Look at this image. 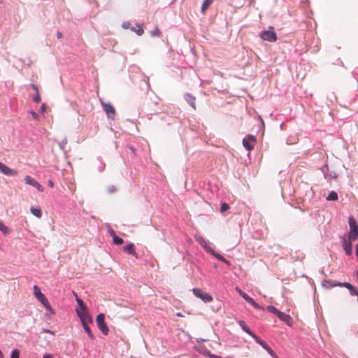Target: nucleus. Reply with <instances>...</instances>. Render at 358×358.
I'll use <instances>...</instances> for the list:
<instances>
[{"label": "nucleus", "instance_id": "f257e3e1", "mask_svg": "<svg viewBox=\"0 0 358 358\" xmlns=\"http://www.w3.org/2000/svg\"><path fill=\"white\" fill-rule=\"evenodd\" d=\"M260 37L263 40L270 42H275L277 41V35L273 27H269L268 29L262 31Z\"/></svg>", "mask_w": 358, "mask_h": 358}, {"label": "nucleus", "instance_id": "f03ea898", "mask_svg": "<svg viewBox=\"0 0 358 358\" xmlns=\"http://www.w3.org/2000/svg\"><path fill=\"white\" fill-rule=\"evenodd\" d=\"M105 315L103 313H100L96 316V320L97 323V326L100 331L103 333V335H108L109 329L104 321Z\"/></svg>", "mask_w": 358, "mask_h": 358}, {"label": "nucleus", "instance_id": "7ed1b4c3", "mask_svg": "<svg viewBox=\"0 0 358 358\" xmlns=\"http://www.w3.org/2000/svg\"><path fill=\"white\" fill-rule=\"evenodd\" d=\"M256 141V137L253 135L249 134L243 138V145L247 150L251 151L254 149V145Z\"/></svg>", "mask_w": 358, "mask_h": 358}, {"label": "nucleus", "instance_id": "20e7f679", "mask_svg": "<svg viewBox=\"0 0 358 358\" xmlns=\"http://www.w3.org/2000/svg\"><path fill=\"white\" fill-rule=\"evenodd\" d=\"M77 315L80 319L81 323L83 324H89L92 322V318L88 313L87 310H79L76 309Z\"/></svg>", "mask_w": 358, "mask_h": 358}, {"label": "nucleus", "instance_id": "39448f33", "mask_svg": "<svg viewBox=\"0 0 358 358\" xmlns=\"http://www.w3.org/2000/svg\"><path fill=\"white\" fill-rule=\"evenodd\" d=\"M341 243L343 250L345 252V254L348 256H350L352 255V241L349 240L346 238V236L344 235L341 237Z\"/></svg>", "mask_w": 358, "mask_h": 358}, {"label": "nucleus", "instance_id": "423d86ee", "mask_svg": "<svg viewBox=\"0 0 358 358\" xmlns=\"http://www.w3.org/2000/svg\"><path fill=\"white\" fill-rule=\"evenodd\" d=\"M193 294L198 298L201 299L204 302H210L213 301V297L208 294L203 292L201 289L194 288L192 289Z\"/></svg>", "mask_w": 358, "mask_h": 358}, {"label": "nucleus", "instance_id": "0eeeda50", "mask_svg": "<svg viewBox=\"0 0 358 358\" xmlns=\"http://www.w3.org/2000/svg\"><path fill=\"white\" fill-rule=\"evenodd\" d=\"M236 290L238 292V294L249 303H250L255 308L260 309L261 306L255 302V301L249 296L246 293L243 292L240 288L236 287Z\"/></svg>", "mask_w": 358, "mask_h": 358}, {"label": "nucleus", "instance_id": "6e6552de", "mask_svg": "<svg viewBox=\"0 0 358 358\" xmlns=\"http://www.w3.org/2000/svg\"><path fill=\"white\" fill-rule=\"evenodd\" d=\"M24 180L26 184L33 186L34 187L36 188L39 192H43V187H42V185H40L38 182L34 178L29 176H26L24 178Z\"/></svg>", "mask_w": 358, "mask_h": 358}, {"label": "nucleus", "instance_id": "1a4fd4ad", "mask_svg": "<svg viewBox=\"0 0 358 358\" xmlns=\"http://www.w3.org/2000/svg\"><path fill=\"white\" fill-rule=\"evenodd\" d=\"M346 238L352 241L358 239V225H350V230L348 234H345Z\"/></svg>", "mask_w": 358, "mask_h": 358}, {"label": "nucleus", "instance_id": "9d476101", "mask_svg": "<svg viewBox=\"0 0 358 358\" xmlns=\"http://www.w3.org/2000/svg\"><path fill=\"white\" fill-rule=\"evenodd\" d=\"M101 104L103 107V110L106 113L108 118L113 119L115 115V110L114 107L110 103H106L101 102Z\"/></svg>", "mask_w": 358, "mask_h": 358}, {"label": "nucleus", "instance_id": "9b49d317", "mask_svg": "<svg viewBox=\"0 0 358 358\" xmlns=\"http://www.w3.org/2000/svg\"><path fill=\"white\" fill-rule=\"evenodd\" d=\"M0 171L6 176H15L17 175V171L9 168L8 166L0 162Z\"/></svg>", "mask_w": 358, "mask_h": 358}, {"label": "nucleus", "instance_id": "f8f14e48", "mask_svg": "<svg viewBox=\"0 0 358 358\" xmlns=\"http://www.w3.org/2000/svg\"><path fill=\"white\" fill-rule=\"evenodd\" d=\"M34 294L36 296V298L42 303H45L47 302L48 299L45 296V295L41 292V289L38 288V286L34 285Z\"/></svg>", "mask_w": 358, "mask_h": 358}, {"label": "nucleus", "instance_id": "ddd939ff", "mask_svg": "<svg viewBox=\"0 0 358 358\" xmlns=\"http://www.w3.org/2000/svg\"><path fill=\"white\" fill-rule=\"evenodd\" d=\"M194 237L199 244L206 250V252H208V251H211V248L208 245L207 241L200 234L196 233Z\"/></svg>", "mask_w": 358, "mask_h": 358}, {"label": "nucleus", "instance_id": "4468645a", "mask_svg": "<svg viewBox=\"0 0 358 358\" xmlns=\"http://www.w3.org/2000/svg\"><path fill=\"white\" fill-rule=\"evenodd\" d=\"M343 282L324 280L322 281V286L325 288H332L336 286L343 287Z\"/></svg>", "mask_w": 358, "mask_h": 358}, {"label": "nucleus", "instance_id": "2eb2a0df", "mask_svg": "<svg viewBox=\"0 0 358 358\" xmlns=\"http://www.w3.org/2000/svg\"><path fill=\"white\" fill-rule=\"evenodd\" d=\"M342 285H343V287L347 288L350 291V293L351 295H352V296L358 295V290L355 288V287H354L350 282H343Z\"/></svg>", "mask_w": 358, "mask_h": 358}, {"label": "nucleus", "instance_id": "dca6fc26", "mask_svg": "<svg viewBox=\"0 0 358 358\" xmlns=\"http://www.w3.org/2000/svg\"><path fill=\"white\" fill-rule=\"evenodd\" d=\"M277 317L280 320H281L282 321L285 322L288 324H289L290 322L292 321V317L289 315H287V314H286V313H285L283 312H281V311H279V313L277 315Z\"/></svg>", "mask_w": 358, "mask_h": 358}, {"label": "nucleus", "instance_id": "f3484780", "mask_svg": "<svg viewBox=\"0 0 358 358\" xmlns=\"http://www.w3.org/2000/svg\"><path fill=\"white\" fill-rule=\"evenodd\" d=\"M239 325L241 326V329L246 332L248 334L251 336L252 338L255 336V334L250 331L249 327L246 325L245 322L243 320H240L238 322Z\"/></svg>", "mask_w": 358, "mask_h": 358}, {"label": "nucleus", "instance_id": "a211bd4d", "mask_svg": "<svg viewBox=\"0 0 358 358\" xmlns=\"http://www.w3.org/2000/svg\"><path fill=\"white\" fill-rule=\"evenodd\" d=\"M123 250L137 257V254L135 251L134 244L131 243L127 245H125L124 247H123Z\"/></svg>", "mask_w": 358, "mask_h": 358}, {"label": "nucleus", "instance_id": "6ab92c4d", "mask_svg": "<svg viewBox=\"0 0 358 358\" xmlns=\"http://www.w3.org/2000/svg\"><path fill=\"white\" fill-rule=\"evenodd\" d=\"M185 99L194 109H196L195 97H194L191 94H186Z\"/></svg>", "mask_w": 358, "mask_h": 358}, {"label": "nucleus", "instance_id": "aec40b11", "mask_svg": "<svg viewBox=\"0 0 358 358\" xmlns=\"http://www.w3.org/2000/svg\"><path fill=\"white\" fill-rule=\"evenodd\" d=\"M137 29H136L135 27H131V30L136 33L137 35L141 36L144 33L143 24H137Z\"/></svg>", "mask_w": 358, "mask_h": 358}, {"label": "nucleus", "instance_id": "412c9836", "mask_svg": "<svg viewBox=\"0 0 358 358\" xmlns=\"http://www.w3.org/2000/svg\"><path fill=\"white\" fill-rule=\"evenodd\" d=\"M208 252L211 253L217 259H219L224 263H228V261L224 257L221 256L219 253L214 251L212 248H211V251H208Z\"/></svg>", "mask_w": 358, "mask_h": 358}, {"label": "nucleus", "instance_id": "4be33fe9", "mask_svg": "<svg viewBox=\"0 0 358 358\" xmlns=\"http://www.w3.org/2000/svg\"><path fill=\"white\" fill-rule=\"evenodd\" d=\"M75 296H76V302L78 303V305L80 307V309H78L79 310H86L87 309V307L84 304L83 300L81 299H80L79 297H78V296L76 295V294H75Z\"/></svg>", "mask_w": 358, "mask_h": 358}, {"label": "nucleus", "instance_id": "5701e85b", "mask_svg": "<svg viewBox=\"0 0 358 358\" xmlns=\"http://www.w3.org/2000/svg\"><path fill=\"white\" fill-rule=\"evenodd\" d=\"M213 0H204L202 6H201V12L203 13H206V10L208 9V8L210 6V4L213 3Z\"/></svg>", "mask_w": 358, "mask_h": 358}, {"label": "nucleus", "instance_id": "b1692460", "mask_svg": "<svg viewBox=\"0 0 358 358\" xmlns=\"http://www.w3.org/2000/svg\"><path fill=\"white\" fill-rule=\"evenodd\" d=\"M83 327V329L84 330L86 331V333L87 334L88 336L92 339V340H94L95 338L94 336L93 335V334L92 333L91 330H90V328L88 325V324H82Z\"/></svg>", "mask_w": 358, "mask_h": 358}, {"label": "nucleus", "instance_id": "393cba45", "mask_svg": "<svg viewBox=\"0 0 358 358\" xmlns=\"http://www.w3.org/2000/svg\"><path fill=\"white\" fill-rule=\"evenodd\" d=\"M338 199V194L336 192H331L327 197L328 201H336Z\"/></svg>", "mask_w": 358, "mask_h": 358}, {"label": "nucleus", "instance_id": "a878e982", "mask_svg": "<svg viewBox=\"0 0 358 358\" xmlns=\"http://www.w3.org/2000/svg\"><path fill=\"white\" fill-rule=\"evenodd\" d=\"M31 212L34 216L37 217H41L42 215V213L40 208H31Z\"/></svg>", "mask_w": 358, "mask_h": 358}, {"label": "nucleus", "instance_id": "bb28decb", "mask_svg": "<svg viewBox=\"0 0 358 358\" xmlns=\"http://www.w3.org/2000/svg\"><path fill=\"white\" fill-rule=\"evenodd\" d=\"M113 242L115 245H121L124 241L122 238L118 237L117 235H114V237L113 238Z\"/></svg>", "mask_w": 358, "mask_h": 358}, {"label": "nucleus", "instance_id": "cd10ccee", "mask_svg": "<svg viewBox=\"0 0 358 358\" xmlns=\"http://www.w3.org/2000/svg\"><path fill=\"white\" fill-rule=\"evenodd\" d=\"M0 231L4 234L7 235L10 233V229L7 225H0Z\"/></svg>", "mask_w": 358, "mask_h": 358}, {"label": "nucleus", "instance_id": "c85d7f7f", "mask_svg": "<svg viewBox=\"0 0 358 358\" xmlns=\"http://www.w3.org/2000/svg\"><path fill=\"white\" fill-rule=\"evenodd\" d=\"M266 308H267V310H268L269 312H271V313H273V314H275V315H278V313H279V311H280V310H278L275 306H268Z\"/></svg>", "mask_w": 358, "mask_h": 358}, {"label": "nucleus", "instance_id": "c756f323", "mask_svg": "<svg viewBox=\"0 0 358 358\" xmlns=\"http://www.w3.org/2000/svg\"><path fill=\"white\" fill-rule=\"evenodd\" d=\"M253 338L256 341V342L257 343H259L263 348L265 345H266V343L264 341H262V339H260L258 336H257L256 335H255V336L253 337Z\"/></svg>", "mask_w": 358, "mask_h": 358}, {"label": "nucleus", "instance_id": "7c9ffc66", "mask_svg": "<svg viewBox=\"0 0 358 358\" xmlns=\"http://www.w3.org/2000/svg\"><path fill=\"white\" fill-rule=\"evenodd\" d=\"M160 34H161V32L157 27H156L153 31H150V35L152 37L159 36Z\"/></svg>", "mask_w": 358, "mask_h": 358}, {"label": "nucleus", "instance_id": "2f4dec72", "mask_svg": "<svg viewBox=\"0 0 358 358\" xmlns=\"http://www.w3.org/2000/svg\"><path fill=\"white\" fill-rule=\"evenodd\" d=\"M43 305L45 307L46 310H47L48 312H50L51 314H54V313H55V311H54V310L52 308V307L50 306V303L48 302V301H47V302H45V303H43Z\"/></svg>", "mask_w": 358, "mask_h": 358}, {"label": "nucleus", "instance_id": "473e14b6", "mask_svg": "<svg viewBox=\"0 0 358 358\" xmlns=\"http://www.w3.org/2000/svg\"><path fill=\"white\" fill-rule=\"evenodd\" d=\"M20 351L17 349H15L12 351L10 358H19Z\"/></svg>", "mask_w": 358, "mask_h": 358}, {"label": "nucleus", "instance_id": "72a5a7b5", "mask_svg": "<svg viewBox=\"0 0 358 358\" xmlns=\"http://www.w3.org/2000/svg\"><path fill=\"white\" fill-rule=\"evenodd\" d=\"M229 208V206L227 203H223L221 205L220 211L221 213H224L227 211Z\"/></svg>", "mask_w": 358, "mask_h": 358}, {"label": "nucleus", "instance_id": "f704fd0d", "mask_svg": "<svg viewBox=\"0 0 358 358\" xmlns=\"http://www.w3.org/2000/svg\"><path fill=\"white\" fill-rule=\"evenodd\" d=\"M122 27L124 28V29H131V23L129 22H124L122 24Z\"/></svg>", "mask_w": 358, "mask_h": 358}, {"label": "nucleus", "instance_id": "c9c22d12", "mask_svg": "<svg viewBox=\"0 0 358 358\" xmlns=\"http://www.w3.org/2000/svg\"><path fill=\"white\" fill-rule=\"evenodd\" d=\"M34 101L36 103H39L41 101V96L38 94H36L35 96L33 99Z\"/></svg>", "mask_w": 358, "mask_h": 358}, {"label": "nucleus", "instance_id": "e433bc0d", "mask_svg": "<svg viewBox=\"0 0 358 358\" xmlns=\"http://www.w3.org/2000/svg\"><path fill=\"white\" fill-rule=\"evenodd\" d=\"M29 113L31 115L32 117L34 120H38V115L36 113H35L34 111H29Z\"/></svg>", "mask_w": 358, "mask_h": 358}, {"label": "nucleus", "instance_id": "4c0bfd02", "mask_svg": "<svg viewBox=\"0 0 358 358\" xmlns=\"http://www.w3.org/2000/svg\"><path fill=\"white\" fill-rule=\"evenodd\" d=\"M108 231L113 238L114 237V235H116L115 231L112 229L110 227L108 228Z\"/></svg>", "mask_w": 358, "mask_h": 358}, {"label": "nucleus", "instance_id": "58836bf2", "mask_svg": "<svg viewBox=\"0 0 358 358\" xmlns=\"http://www.w3.org/2000/svg\"><path fill=\"white\" fill-rule=\"evenodd\" d=\"M31 87L36 92V94H38L39 93L38 87L37 85H36L34 84H32L31 85Z\"/></svg>", "mask_w": 358, "mask_h": 358}, {"label": "nucleus", "instance_id": "ea45409f", "mask_svg": "<svg viewBox=\"0 0 358 358\" xmlns=\"http://www.w3.org/2000/svg\"><path fill=\"white\" fill-rule=\"evenodd\" d=\"M45 110H46L45 105V103H43L41 106L40 110L41 113H45Z\"/></svg>", "mask_w": 358, "mask_h": 358}, {"label": "nucleus", "instance_id": "a19ab883", "mask_svg": "<svg viewBox=\"0 0 358 358\" xmlns=\"http://www.w3.org/2000/svg\"><path fill=\"white\" fill-rule=\"evenodd\" d=\"M42 332H45V333H48V334H50L52 335H54V332L50 331V330H48V329H42Z\"/></svg>", "mask_w": 358, "mask_h": 358}, {"label": "nucleus", "instance_id": "79ce46f5", "mask_svg": "<svg viewBox=\"0 0 358 358\" xmlns=\"http://www.w3.org/2000/svg\"><path fill=\"white\" fill-rule=\"evenodd\" d=\"M115 190H116V188H115V187H114V186H111V187H109V189H108V191H109L110 192H114Z\"/></svg>", "mask_w": 358, "mask_h": 358}, {"label": "nucleus", "instance_id": "37998d69", "mask_svg": "<svg viewBox=\"0 0 358 358\" xmlns=\"http://www.w3.org/2000/svg\"><path fill=\"white\" fill-rule=\"evenodd\" d=\"M349 224H356L355 220L352 217L349 218Z\"/></svg>", "mask_w": 358, "mask_h": 358}, {"label": "nucleus", "instance_id": "c03bdc74", "mask_svg": "<svg viewBox=\"0 0 358 358\" xmlns=\"http://www.w3.org/2000/svg\"><path fill=\"white\" fill-rule=\"evenodd\" d=\"M268 352V353L271 355L272 354H273L274 351L269 347V348L267 349L266 350Z\"/></svg>", "mask_w": 358, "mask_h": 358}, {"label": "nucleus", "instance_id": "a18cd8bd", "mask_svg": "<svg viewBox=\"0 0 358 358\" xmlns=\"http://www.w3.org/2000/svg\"><path fill=\"white\" fill-rule=\"evenodd\" d=\"M43 358H52V356L50 354H45Z\"/></svg>", "mask_w": 358, "mask_h": 358}, {"label": "nucleus", "instance_id": "49530a36", "mask_svg": "<svg viewBox=\"0 0 358 358\" xmlns=\"http://www.w3.org/2000/svg\"><path fill=\"white\" fill-rule=\"evenodd\" d=\"M48 185L50 187H53L54 186V183L52 180H48Z\"/></svg>", "mask_w": 358, "mask_h": 358}, {"label": "nucleus", "instance_id": "de8ad7c7", "mask_svg": "<svg viewBox=\"0 0 358 358\" xmlns=\"http://www.w3.org/2000/svg\"><path fill=\"white\" fill-rule=\"evenodd\" d=\"M57 38H62V33H61L60 31H58V32L57 33Z\"/></svg>", "mask_w": 358, "mask_h": 358}, {"label": "nucleus", "instance_id": "09e8293b", "mask_svg": "<svg viewBox=\"0 0 358 358\" xmlns=\"http://www.w3.org/2000/svg\"><path fill=\"white\" fill-rule=\"evenodd\" d=\"M271 356L273 358H279V357L275 352H273V354H272Z\"/></svg>", "mask_w": 358, "mask_h": 358}, {"label": "nucleus", "instance_id": "8fccbe9b", "mask_svg": "<svg viewBox=\"0 0 358 358\" xmlns=\"http://www.w3.org/2000/svg\"><path fill=\"white\" fill-rule=\"evenodd\" d=\"M0 358H4L2 352L0 350Z\"/></svg>", "mask_w": 358, "mask_h": 358}, {"label": "nucleus", "instance_id": "3c124183", "mask_svg": "<svg viewBox=\"0 0 358 358\" xmlns=\"http://www.w3.org/2000/svg\"><path fill=\"white\" fill-rule=\"evenodd\" d=\"M268 348H269V346L268 345L264 347V349H265L266 350H267Z\"/></svg>", "mask_w": 358, "mask_h": 358}, {"label": "nucleus", "instance_id": "603ef678", "mask_svg": "<svg viewBox=\"0 0 358 358\" xmlns=\"http://www.w3.org/2000/svg\"><path fill=\"white\" fill-rule=\"evenodd\" d=\"M177 315H178V316L181 317V316H182V314H181L180 313H177Z\"/></svg>", "mask_w": 358, "mask_h": 358}, {"label": "nucleus", "instance_id": "864d4df0", "mask_svg": "<svg viewBox=\"0 0 358 358\" xmlns=\"http://www.w3.org/2000/svg\"><path fill=\"white\" fill-rule=\"evenodd\" d=\"M357 279H358V273H357Z\"/></svg>", "mask_w": 358, "mask_h": 358}]
</instances>
